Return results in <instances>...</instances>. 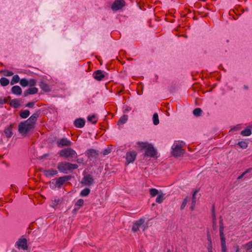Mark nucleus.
Masks as SVG:
<instances>
[{
    "instance_id": "32",
    "label": "nucleus",
    "mask_w": 252,
    "mask_h": 252,
    "mask_svg": "<svg viewBox=\"0 0 252 252\" xmlns=\"http://www.w3.org/2000/svg\"><path fill=\"white\" fill-rule=\"evenodd\" d=\"M153 124L155 125H158L159 124L158 116L157 113H155L153 117Z\"/></svg>"
},
{
    "instance_id": "45",
    "label": "nucleus",
    "mask_w": 252,
    "mask_h": 252,
    "mask_svg": "<svg viewBox=\"0 0 252 252\" xmlns=\"http://www.w3.org/2000/svg\"><path fill=\"white\" fill-rule=\"evenodd\" d=\"M223 229H224V227H223V222H222V219L220 217V230H223Z\"/></svg>"
},
{
    "instance_id": "4",
    "label": "nucleus",
    "mask_w": 252,
    "mask_h": 252,
    "mask_svg": "<svg viewBox=\"0 0 252 252\" xmlns=\"http://www.w3.org/2000/svg\"><path fill=\"white\" fill-rule=\"evenodd\" d=\"M184 144L185 143L183 142H178L177 143H174L172 147V153L173 155L175 157H180L183 155L184 153V151L182 149V147Z\"/></svg>"
},
{
    "instance_id": "34",
    "label": "nucleus",
    "mask_w": 252,
    "mask_h": 252,
    "mask_svg": "<svg viewBox=\"0 0 252 252\" xmlns=\"http://www.w3.org/2000/svg\"><path fill=\"white\" fill-rule=\"evenodd\" d=\"M164 200V194L163 193L159 194L156 198V202L158 203H161Z\"/></svg>"
},
{
    "instance_id": "31",
    "label": "nucleus",
    "mask_w": 252,
    "mask_h": 252,
    "mask_svg": "<svg viewBox=\"0 0 252 252\" xmlns=\"http://www.w3.org/2000/svg\"><path fill=\"white\" fill-rule=\"evenodd\" d=\"M150 195L152 197H154L157 195L159 194V191L158 189L154 188L150 189H149Z\"/></svg>"
},
{
    "instance_id": "41",
    "label": "nucleus",
    "mask_w": 252,
    "mask_h": 252,
    "mask_svg": "<svg viewBox=\"0 0 252 252\" xmlns=\"http://www.w3.org/2000/svg\"><path fill=\"white\" fill-rule=\"evenodd\" d=\"M222 252H226V246L225 245V241H221Z\"/></svg>"
},
{
    "instance_id": "14",
    "label": "nucleus",
    "mask_w": 252,
    "mask_h": 252,
    "mask_svg": "<svg viewBox=\"0 0 252 252\" xmlns=\"http://www.w3.org/2000/svg\"><path fill=\"white\" fill-rule=\"evenodd\" d=\"M86 155L88 158L91 160L93 159H95L98 156V152L94 149H90L87 150Z\"/></svg>"
},
{
    "instance_id": "10",
    "label": "nucleus",
    "mask_w": 252,
    "mask_h": 252,
    "mask_svg": "<svg viewBox=\"0 0 252 252\" xmlns=\"http://www.w3.org/2000/svg\"><path fill=\"white\" fill-rule=\"evenodd\" d=\"M144 221V219H140L136 222H134L132 227V231L134 232H136L141 226H142L143 230H145L147 226L143 225Z\"/></svg>"
},
{
    "instance_id": "16",
    "label": "nucleus",
    "mask_w": 252,
    "mask_h": 252,
    "mask_svg": "<svg viewBox=\"0 0 252 252\" xmlns=\"http://www.w3.org/2000/svg\"><path fill=\"white\" fill-rule=\"evenodd\" d=\"M44 175L47 177H53L58 174V171L53 169L43 170Z\"/></svg>"
},
{
    "instance_id": "39",
    "label": "nucleus",
    "mask_w": 252,
    "mask_h": 252,
    "mask_svg": "<svg viewBox=\"0 0 252 252\" xmlns=\"http://www.w3.org/2000/svg\"><path fill=\"white\" fill-rule=\"evenodd\" d=\"M29 82V86L30 87L34 86L36 84V81L33 79H31L28 80Z\"/></svg>"
},
{
    "instance_id": "9",
    "label": "nucleus",
    "mask_w": 252,
    "mask_h": 252,
    "mask_svg": "<svg viewBox=\"0 0 252 252\" xmlns=\"http://www.w3.org/2000/svg\"><path fill=\"white\" fill-rule=\"evenodd\" d=\"M40 114L39 111H37L34 113L27 120L25 121L28 124H30L31 126L34 128V125L37 121V118Z\"/></svg>"
},
{
    "instance_id": "48",
    "label": "nucleus",
    "mask_w": 252,
    "mask_h": 252,
    "mask_svg": "<svg viewBox=\"0 0 252 252\" xmlns=\"http://www.w3.org/2000/svg\"><path fill=\"white\" fill-rule=\"evenodd\" d=\"M13 74V72L11 71H6L5 75L7 76H12Z\"/></svg>"
},
{
    "instance_id": "33",
    "label": "nucleus",
    "mask_w": 252,
    "mask_h": 252,
    "mask_svg": "<svg viewBox=\"0 0 252 252\" xmlns=\"http://www.w3.org/2000/svg\"><path fill=\"white\" fill-rule=\"evenodd\" d=\"M87 119L89 121L91 122L94 124L97 122V119H96L95 115H94L89 116L87 118Z\"/></svg>"
},
{
    "instance_id": "21",
    "label": "nucleus",
    "mask_w": 252,
    "mask_h": 252,
    "mask_svg": "<svg viewBox=\"0 0 252 252\" xmlns=\"http://www.w3.org/2000/svg\"><path fill=\"white\" fill-rule=\"evenodd\" d=\"M12 93L16 95H21L22 94V89L19 86H14L11 88Z\"/></svg>"
},
{
    "instance_id": "38",
    "label": "nucleus",
    "mask_w": 252,
    "mask_h": 252,
    "mask_svg": "<svg viewBox=\"0 0 252 252\" xmlns=\"http://www.w3.org/2000/svg\"><path fill=\"white\" fill-rule=\"evenodd\" d=\"M238 145L243 149H246L248 147L247 143L244 141L239 142Z\"/></svg>"
},
{
    "instance_id": "44",
    "label": "nucleus",
    "mask_w": 252,
    "mask_h": 252,
    "mask_svg": "<svg viewBox=\"0 0 252 252\" xmlns=\"http://www.w3.org/2000/svg\"><path fill=\"white\" fill-rule=\"evenodd\" d=\"M220 235L221 241H225V239L223 234V230H220Z\"/></svg>"
},
{
    "instance_id": "1",
    "label": "nucleus",
    "mask_w": 252,
    "mask_h": 252,
    "mask_svg": "<svg viewBox=\"0 0 252 252\" xmlns=\"http://www.w3.org/2000/svg\"><path fill=\"white\" fill-rule=\"evenodd\" d=\"M139 148L141 150H145L144 156L147 157H153L156 156L157 151L154 149L153 146L148 142H138Z\"/></svg>"
},
{
    "instance_id": "8",
    "label": "nucleus",
    "mask_w": 252,
    "mask_h": 252,
    "mask_svg": "<svg viewBox=\"0 0 252 252\" xmlns=\"http://www.w3.org/2000/svg\"><path fill=\"white\" fill-rule=\"evenodd\" d=\"M125 5L124 0H115L111 5V9L114 11H117L122 9Z\"/></svg>"
},
{
    "instance_id": "12",
    "label": "nucleus",
    "mask_w": 252,
    "mask_h": 252,
    "mask_svg": "<svg viewBox=\"0 0 252 252\" xmlns=\"http://www.w3.org/2000/svg\"><path fill=\"white\" fill-rule=\"evenodd\" d=\"M57 144L59 147L70 146L71 145L72 142L66 138H63L57 140Z\"/></svg>"
},
{
    "instance_id": "28",
    "label": "nucleus",
    "mask_w": 252,
    "mask_h": 252,
    "mask_svg": "<svg viewBox=\"0 0 252 252\" xmlns=\"http://www.w3.org/2000/svg\"><path fill=\"white\" fill-rule=\"evenodd\" d=\"M0 83L1 86H6L8 85L9 81L8 79L5 77H2L0 79Z\"/></svg>"
},
{
    "instance_id": "56",
    "label": "nucleus",
    "mask_w": 252,
    "mask_h": 252,
    "mask_svg": "<svg viewBox=\"0 0 252 252\" xmlns=\"http://www.w3.org/2000/svg\"><path fill=\"white\" fill-rule=\"evenodd\" d=\"M209 252H212V250L210 249V250H209L208 251Z\"/></svg>"
},
{
    "instance_id": "25",
    "label": "nucleus",
    "mask_w": 252,
    "mask_h": 252,
    "mask_svg": "<svg viewBox=\"0 0 252 252\" xmlns=\"http://www.w3.org/2000/svg\"><path fill=\"white\" fill-rule=\"evenodd\" d=\"M246 249V252H252V241L243 246Z\"/></svg>"
},
{
    "instance_id": "52",
    "label": "nucleus",
    "mask_w": 252,
    "mask_h": 252,
    "mask_svg": "<svg viewBox=\"0 0 252 252\" xmlns=\"http://www.w3.org/2000/svg\"><path fill=\"white\" fill-rule=\"evenodd\" d=\"M76 161L79 163H82L83 161H84V159L83 158H78L76 160Z\"/></svg>"
},
{
    "instance_id": "43",
    "label": "nucleus",
    "mask_w": 252,
    "mask_h": 252,
    "mask_svg": "<svg viewBox=\"0 0 252 252\" xmlns=\"http://www.w3.org/2000/svg\"><path fill=\"white\" fill-rule=\"evenodd\" d=\"M188 199L187 198H186L182 202V204L181 205V210H183L184 209V208L185 207V206H186L187 204V202H188Z\"/></svg>"
},
{
    "instance_id": "27",
    "label": "nucleus",
    "mask_w": 252,
    "mask_h": 252,
    "mask_svg": "<svg viewBox=\"0 0 252 252\" xmlns=\"http://www.w3.org/2000/svg\"><path fill=\"white\" fill-rule=\"evenodd\" d=\"M90 193V189L89 188H85L83 189L80 192V195L81 196H87Z\"/></svg>"
},
{
    "instance_id": "35",
    "label": "nucleus",
    "mask_w": 252,
    "mask_h": 252,
    "mask_svg": "<svg viewBox=\"0 0 252 252\" xmlns=\"http://www.w3.org/2000/svg\"><path fill=\"white\" fill-rule=\"evenodd\" d=\"M20 84L22 87H25L28 86L29 82L26 79L23 78L20 80Z\"/></svg>"
},
{
    "instance_id": "11",
    "label": "nucleus",
    "mask_w": 252,
    "mask_h": 252,
    "mask_svg": "<svg viewBox=\"0 0 252 252\" xmlns=\"http://www.w3.org/2000/svg\"><path fill=\"white\" fill-rule=\"evenodd\" d=\"M137 156V153L134 151L127 152L126 155V159L127 164L133 162Z\"/></svg>"
},
{
    "instance_id": "29",
    "label": "nucleus",
    "mask_w": 252,
    "mask_h": 252,
    "mask_svg": "<svg viewBox=\"0 0 252 252\" xmlns=\"http://www.w3.org/2000/svg\"><path fill=\"white\" fill-rule=\"evenodd\" d=\"M19 81H20L19 76L18 75H15L13 76L10 84L11 85H13L14 84L17 83Z\"/></svg>"
},
{
    "instance_id": "22",
    "label": "nucleus",
    "mask_w": 252,
    "mask_h": 252,
    "mask_svg": "<svg viewBox=\"0 0 252 252\" xmlns=\"http://www.w3.org/2000/svg\"><path fill=\"white\" fill-rule=\"evenodd\" d=\"M4 133L7 138H10L11 137L12 135L11 126L5 128Z\"/></svg>"
},
{
    "instance_id": "17",
    "label": "nucleus",
    "mask_w": 252,
    "mask_h": 252,
    "mask_svg": "<svg viewBox=\"0 0 252 252\" xmlns=\"http://www.w3.org/2000/svg\"><path fill=\"white\" fill-rule=\"evenodd\" d=\"M74 125L78 128L83 127L85 124V121L83 118H78L75 120Z\"/></svg>"
},
{
    "instance_id": "2",
    "label": "nucleus",
    "mask_w": 252,
    "mask_h": 252,
    "mask_svg": "<svg viewBox=\"0 0 252 252\" xmlns=\"http://www.w3.org/2000/svg\"><path fill=\"white\" fill-rule=\"evenodd\" d=\"M78 167L76 164H72L68 162L62 161L58 164L57 168L61 172H66L67 171L74 170Z\"/></svg>"
},
{
    "instance_id": "18",
    "label": "nucleus",
    "mask_w": 252,
    "mask_h": 252,
    "mask_svg": "<svg viewBox=\"0 0 252 252\" xmlns=\"http://www.w3.org/2000/svg\"><path fill=\"white\" fill-rule=\"evenodd\" d=\"M38 92V89L35 87H32L27 89L24 92V96H27L29 94H34Z\"/></svg>"
},
{
    "instance_id": "24",
    "label": "nucleus",
    "mask_w": 252,
    "mask_h": 252,
    "mask_svg": "<svg viewBox=\"0 0 252 252\" xmlns=\"http://www.w3.org/2000/svg\"><path fill=\"white\" fill-rule=\"evenodd\" d=\"M127 119H128V116L127 115H123L122 117H121L120 118V119L118 122V124L119 125L124 124L127 121Z\"/></svg>"
},
{
    "instance_id": "6",
    "label": "nucleus",
    "mask_w": 252,
    "mask_h": 252,
    "mask_svg": "<svg viewBox=\"0 0 252 252\" xmlns=\"http://www.w3.org/2000/svg\"><path fill=\"white\" fill-rule=\"evenodd\" d=\"M33 128L30 124H27L25 121L22 122L18 126V131L23 136L26 135L30 130Z\"/></svg>"
},
{
    "instance_id": "53",
    "label": "nucleus",
    "mask_w": 252,
    "mask_h": 252,
    "mask_svg": "<svg viewBox=\"0 0 252 252\" xmlns=\"http://www.w3.org/2000/svg\"><path fill=\"white\" fill-rule=\"evenodd\" d=\"M195 204H192V203H191V207H190V209H191V210H193V209H194V207H195Z\"/></svg>"
},
{
    "instance_id": "51",
    "label": "nucleus",
    "mask_w": 252,
    "mask_h": 252,
    "mask_svg": "<svg viewBox=\"0 0 252 252\" xmlns=\"http://www.w3.org/2000/svg\"><path fill=\"white\" fill-rule=\"evenodd\" d=\"M240 129V125H237L236 126H235V127H234L233 128L231 129V130H238Z\"/></svg>"
},
{
    "instance_id": "55",
    "label": "nucleus",
    "mask_w": 252,
    "mask_h": 252,
    "mask_svg": "<svg viewBox=\"0 0 252 252\" xmlns=\"http://www.w3.org/2000/svg\"><path fill=\"white\" fill-rule=\"evenodd\" d=\"M235 252H241L240 250H236Z\"/></svg>"
},
{
    "instance_id": "15",
    "label": "nucleus",
    "mask_w": 252,
    "mask_h": 252,
    "mask_svg": "<svg viewBox=\"0 0 252 252\" xmlns=\"http://www.w3.org/2000/svg\"><path fill=\"white\" fill-rule=\"evenodd\" d=\"M104 76V74L100 70H97L93 73L94 78L98 81L101 80Z\"/></svg>"
},
{
    "instance_id": "57",
    "label": "nucleus",
    "mask_w": 252,
    "mask_h": 252,
    "mask_svg": "<svg viewBox=\"0 0 252 252\" xmlns=\"http://www.w3.org/2000/svg\"><path fill=\"white\" fill-rule=\"evenodd\" d=\"M244 87H245V89H248V88H247V86H245Z\"/></svg>"
},
{
    "instance_id": "49",
    "label": "nucleus",
    "mask_w": 252,
    "mask_h": 252,
    "mask_svg": "<svg viewBox=\"0 0 252 252\" xmlns=\"http://www.w3.org/2000/svg\"><path fill=\"white\" fill-rule=\"evenodd\" d=\"M212 217L213 218V223H215L216 220V217L214 209L213 208L212 211Z\"/></svg>"
},
{
    "instance_id": "58",
    "label": "nucleus",
    "mask_w": 252,
    "mask_h": 252,
    "mask_svg": "<svg viewBox=\"0 0 252 252\" xmlns=\"http://www.w3.org/2000/svg\"><path fill=\"white\" fill-rule=\"evenodd\" d=\"M167 252H170V250H168Z\"/></svg>"
},
{
    "instance_id": "46",
    "label": "nucleus",
    "mask_w": 252,
    "mask_h": 252,
    "mask_svg": "<svg viewBox=\"0 0 252 252\" xmlns=\"http://www.w3.org/2000/svg\"><path fill=\"white\" fill-rule=\"evenodd\" d=\"M34 104H35L34 102H30L28 103L26 105V106L28 107L29 108H32L34 106Z\"/></svg>"
},
{
    "instance_id": "42",
    "label": "nucleus",
    "mask_w": 252,
    "mask_h": 252,
    "mask_svg": "<svg viewBox=\"0 0 252 252\" xmlns=\"http://www.w3.org/2000/svg\"><path fill=\"white\" fill-rule=\"evenodd\" d=\"M84 204V200L82 199H80L77 201L75 203V205L79 207L82 206Z\"/></svg>"
},
{
    "instance_id": "19",
    "label": "nucleus",
    "mask_w": 252,
    "mask_h": 252,
    "mask_svg": "<svg viewBox=\"0 0 252 252\" xmlns=\"http://www.w3.org/2000/svg\"><path fill=\"white\" fill-rule=\"evenodd\" d=\"M39 86L41 90L45 92H49L51 91L50 86L43 81L40 83Z\"/></svg>"
},
{
    "instance_id": "5",
    "label": "nucleus",
    "mask_w": 252,
    "mask_h": 252,
    "mask_svg": "<svg viewBox=\"0 0 252 252\" xmlns=\"http://www.w3.org/2000/svg\"><path fill=\"white\" fill-rule=\"evenodd\" d=\"M69 179V177L68 176L61 177L57 179H53L50 183L51 186H52L53 188H60L66 181H68Z\"/></svg>"
},
{
    "instance_id": "13",
    "label": "nucleus",
    "mask_w": 252,
    "mask_h": 252,
    "mask_svg": "<svg viewBox=\"0 0 252 252\" xmlns=\"http://www.w3.org/2000/svg\"><path fill=\"white\" fill-rule=\"evenodd\" d=\"M94 179L91 175L85 176L81 181V184L85 186H91L93 184Z\"/></svg>"
},
{
    "instance_id": "23",
    "label": "nucleus",
    "mask_w": 252,
    "mask_h": 252,
    "mask_svg": "<svg viewBox=\"0 0 252 252\" xmlns=\"http://www.w3.org/2000/svg\"><path fill=\"white\" fill-rule=\"evenodd\" d=\"M10 104L11 106L16 108H18L20 105V101L18 99H12Z\"/></svg>"
},
{
    "instance_id": "50",
    "label": "nucleus",
    "mask_w": 252,
    "mask_h": 252,
    "mask_svg": "<svg viewBox=\"0 0 252 252\" xmlns=\"http://www.w3.org/2000/svg\"><path fill=\"white\" fill-rule=\"evenodd\" d=\"M6 101L7 100L6 99L0 97V104H3L4 103H5Z\"/></svg>"
},
{
    "instance_id": "36",
    "label": "nucleus",
    "mask_w": 252,
    "mask_h": 252,
    "mask_svg": "<svg viewBox=\"0 0 252 252\" xmlns=\"http://www.w3.org/2000/svg\"><path fill=\"white\" fill-rule=\"evenodd\" d=\"M193 114L194 116H200L202 114V110L199 108H195L193 111Z\"/></svg>"
},
{
    "instance_id": "47",
    "label": "nucleus",
    "mask_w": 252,
    "mask_h": 252,
    "mask_svg": "<svg viewBox=\"0 0 252 252\" xmlns=\"http://www.w3.org/2000/svg\"><path fill=\"white\" fill-rule=\"evenodd\" d=\"M111 152V150L110 149H106L104 150L103 154L104 155H106L109 154Z\"/></svg>"
},
{
    "instance_id": "20",
    "label": "nucleus",
    "mask_w": 252,
    "mask_h": 252,
    "mask_svg": "<svg viewBox=\"0 0 252 252\" xmlns=\"http://www.w3.org/2000/svg\"><path fill=\"white\" fill-rule=\"evenodd\" d=\"M252 171V168H250L246 169L242 174H241L237 178V180H241L244 177H245V178H248V179L251 178L252 176H250V175L248 176V175H247V174H248L249 173L251 172Z\"/></svg>"
},
{
    "instance_id": "3",
    "label": "nucleus",
    "mask_w": 252,
    "mask_h": 252,
    "mask_svg": "<svg viewBox=\"0 0 252 252\" xmlns=\"http://www.w3.org/2000/svg\"><path fill=\"white\" fill-rule=\"evenodd\" d=\"M59 154L61 157L68 159L76 158L77 157L76 151L70 148L62 149Z\"/></svg>"
},
{
    "instance_id": "7",
    "label": "nucleus",
    "mask_w": 252,
    "mask_h": 252,
    "mask_svg": "<svg viewBox=\"0 0 252 252\" xmlns=\"http://www.w3.org/2000/svg\"><path fill=\"white\" fill-rule=\"evenodd\" d=\"M15 247L18 249H22L23 250H27L28 245L27 241L26 238H20L15 243Z\"/></svg>"
},
{
    "instance_id": "40",
    "label": "nucleus",
    "mask_w": 252,
    "mask_h": 252,
    "mask_svg": "<svg viewBox=\"0 0 252 252\" xmlns=\"http://www.w3.org/2000/svg\"><path fill=\"white\" fill-rule=\"evenodd\" d=\"M198 192V191L196 190L194 192L192 196V204H195L196 201V199L195 195Z\"/></svg>"
},
{
    "instance_id": "30",
    "label": "nucleus",
    "mask_w": 252,
    "mask_h": 252,
    "mask_svg": "<svg viewBox=\"0 0 252 252\" xmlns=\"http://www.w3.org/2000/svg\"><path fill=\"white\" fill-rule=\"evenodd\" d=\"M252 134V131L250 128H246L241 132V134L244 136H250Z\"/></svg>"
},
{
    "instance_id": "54",
    "label": "nucleus",
    "mask_w": 252,
    "mask_h": 252,
    "mask_svg": "<svg viewBox=\"0 0 252 252\" xmlns=\"http://www.w3.org/2000/svg\"><path fill=\"white\" fill-rule=\"evenodd\" d=\"M234 248H235L236 250H240L239 247L237 245H236L235 246H234Z\"/></svg>"
},
{
    "instance_id": "37",
    "label": "nucleus",
    "mask_w": 252,
    "mask_h": 252,
    "mask_svg": "<svg viewBox=\"0 0 252 252\" xmlns=\"http://www.w3.org/2000/svg\"><path fill=\"white\" fill-rule=\"evenodd\" d=\"M60 201V200L59 199V198L57 197H55L54 200H53L52 201L51 206L53 207H54L59 204Z\"/></svg>"
},
{
    "instance_id": "26",
    "label": "nucleus",
    "mask_w": 252,
    "mask_h": 252,
    "mask_svg": "<svg viewBox=\"0 0 252 252\" xmlns=\"http://www.w3.org/2000/svg\"><path fill=\"white\" fill-rule=\"evenodd\" d=\"M30 114V112L28 110H24L22 111L20 113V116L23 119L27 118Z\"/></svg>"
}]
</instances>
